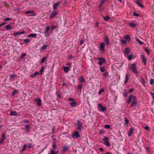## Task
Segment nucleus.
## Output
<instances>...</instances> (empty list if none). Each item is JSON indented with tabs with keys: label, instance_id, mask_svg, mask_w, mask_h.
Masks as SVG:
<instances>
[{
	"label": "nucleus",
	"instance_id": "nucleus-24",
	"mask_svg": "<svg viewBox=\"0 0 154 154\" xmlns=\"http://www.w3.org/2000/svg\"><path fill=\"white\" fill-rule=\"evenodd\" d=\"M10 115L11 116H18V114L16 111H11Z\"/></svg>",
	"mask_w": 154,
	"mask_h": 154
},
{
	"label": "nucleus",
	"instance_id": "nucleus-50",
	"mask_svg": "<svg viewBox=\"0 0 154 154\" xmlns=\"http://www.w3.org/2000/svg\"><path fill=\"white\" fill-rule=\"evenodd\" d=\"M133 15L135 17H139L140 16V14L136 13L135 11L133 12Z\"/></svg>",
	"mask_w": 154,
	"mask_h": 154
},
{
	"label": "nucleus",
	"instance_id": "nucleus-31",
	"mask_svg": "<svg viewBox=\"0 0 154 154\" xmlns=\"http://www.w3.org/2000/svg\"><path fill=\"white\" fill-rule=\"evenodd\" d=\"M130 52V49L128 48H126L125 49V53L127 54H129Z\"/></svg>",
	"mask_w": 154,
	"mask_h": 154
},
{
	"label": "nucleus",
	"instance_id": "nucleus-23",
	"mask_svg": "<svg viewBox=\"0 0 154 154\" xmlns=\"http://www.w3.org/2000/svg\"><path fill=\"white\" fill-rule=\"evenodd\" d=\"M25 33V31H23L21 32H17L13 34L14 35L15 37H17L18 35L20 34H23Z\"/></svg>",
	"mask_w": 154,
	"mask_h": 154
},
{
	"label": "nucleus",
	"instance_id": "nucleus-64",
	"mask_svg": "<svg viewBox=\"0 0 154 154\" xmlns=\"http://www.w3.org/2000/svg\"><path fill=\"white\" fill-rule=\"evenodd\" d=\"M55 127H53L52 128V133L54 134L55 133L54 131L55 130Z\"/></svg>",
	"mask_w": 154,
	"mask_h": 154
},
{
	"label": "nucleus",
	"instance_id": "nucleus-34",
	"mask_svg": "<svg viewBox=\"0 0 154 154\" xmlns=\"http://www.w3.org/2000/svg\"><path fill=\"white\" fill-rule=\"evenodd\" d=\"M12 28V27L10 24H8L5 26V29L7 30H10Z\"/></svg>",
	"mask_w": 154,
	"mask_h": 154
},
{
	"label": "nucleus",
	"instance_id": "nucleus-52",
	"mask_svg": "<svg viewBox=\"0 0 154 154\" xmlns=\"http://www.w3.org/2000/svg\"><path fill=\"white\" fill-rule=\"evenodd\" d=\"M125 123L126 125L128 124L129 123V120L127 119H125Z\"/></svg>",
	"mask_w": 154,
	"mask_h": 154
},
{
	"label": "nucleus",
	"instance_id": "nucleus-35",
	"mask_svg": "<svg viewBox=\"0 0 154 154\" xmlns=\"http://www.w3.org/2000/svg\"><path fill=\"white\" fill-rule=\"evenodd\" d=\"M57 25H52L51 27L50 30L51 32H52V31L56 29L57 27Z\"/></svg>",
	"mask_w": 154,
	"mask_h": 154
},
{
	"label": "nucleus",
	"instance_id": "nucleus-40",
	"mask_svg": "<svg viewBox=\"0 0 154 154\" xmlns=\"http://www.w3.org/2000/svg\"><path fill=\"white\" fill-rule=\"evenodd\" d=\"M136 41L140 45H142L143 44V43L142 41H141L138 38H136Z\"/></svg>",
	"mask_w": 154,
	"mask_h": 154
},
{
	"label": "nucleus",
	"instance_id": "nucleus-44",
	"mask_svg": "<svg viewBox=\"0 0 154 154\" xmlns=\"http://www.w3.org/2000/svg\"><path fill=\"white\" fill-rule=\"evenodd\" d=\"M56 143L55 141H54L53 144H52V147L53 149H55L56 147Z\"/></svg>",
	"mask_w": 154,
	"mask_h": 154
},
{
	"label": "nucleus",
	"instance_id": "nucleus-14",
	"mask_svg": "<svg viewBox=\"0 0 154 154\" xmlns=\"http://www.w3.org/2000/svg\"><path fill=\"white\" fill-rule=\"evenodd\" d=\"M60 4L61 2L60 1H58L56 3H54L53 5V8L54 9H56Z\"/></svg>",
	"mask_w": 154,
	"mask_h": 154
},
{
	"label": "nucleus",
	"instance_id": "nucleus-16",
	"mask_svg": "<svg viewBox=\"0 0 154 154\" xmlns=\"http://www.w3.org/2000/svg\"><path fill=\"white\" fill-rule=\"evenodd\" d=\"M5 139H6V136L4 134H3L2 135L1 139H0V144L2 143Z\"/></svg>",
	"mask_w": 154,
	"mask_h": 154
},
{
	"label": "nucleus",
	"instance_id": "nucleus-30",
	"mask_svg": "<svg viewBox=\"0 0 154 154\" xmlns=\"http://www.w3.org/2000/svg\"><path fill=\"white\" fill-rule=\"evenodd\" d=\"M140 82L142 84V85L145 86V84H146V83L145 82L144 79L143 78H140Z\"/></svg>",
	"mask_w": 154,
	"mask_h": 154
},
{
	"label": "nucleus",
	"instance_id": "nucleus-13",
	"mask_svg": "<svg viewBox=\"0 0 154 154\" xmlns=\"http://www.w3.org/2000/svg\"><path fill=\"white\" fill-rule=\"evenodd\" d=\"M133 133V128L132 127H131L128 133V137H130Z\"/></svg>",
	"mask_w": 154,
	"mask_h": 154
},
{
	"label": "nucleus",
	"instance_id": "nucleus-11",
	"mask_svg": "<svg viewBox=\"0 0 154 154\" xmlns=\"http://www.w3.org/2000/svg\"><path fill=\"white\" fill-rule=\"evenodd\" d=\"M34 12L33 11H29L25 12L26 14H29V16H35V14H34Z\"/></svg>",
	"mask_w": 154,
	"mask_h": 154
},
{
	"label": "nucleus",
	"instance_id": "nucleus-41",
	"mask_svg": "<svg viewBox=\"0 0 154 154\" xmlns=\"http://www.w3.org/2000/svg\"><path fill=\"white\" fill-rule=\"evenodd\" d=\"M128 93L127 91H125L123 93V95L124 97H127L128 96Z\"/></svg>",
	"mask_w": 154,
	"mask_h": 154
},
{
	"label": "nucleus",
	"instance_id": "nucleus-6",
	"mask_svg": "<svg viewBox=\"0 0 154 154\" xmlns=\"http://www.w3.org/2000/svg\"><path fill=\"white\" fill-rule=\"evenodd\" d=\"M80 136L79 133L77 131H75L72 135V137L74 139H76L80 137Z\"/></svg>",
	"mask_w": 154,
	"mask_h": 154
},
{
	"label": "nucleus",
	"instance_id": "nucleus-56",
	"mask_svg": "<svg viewBox=\"0 0 154 154\" xmlns=\"http://www.w3.org/2000/svg\"><path fill=\"white\" fill-rule=\"evenodd\" d=\"M104 91V89H102L99 91L98 93V94H100L102 92H103Z\"/></svg>",
	"mask_w": 154,
	"mask_h": 154
},
{
	"label": "nucleus",
	"instance_id": "nucleus-10",
	"mask_svg": "<svg viewBox=\"0 0 154 154\" xmlns=\"http://www.w3.org/2000/svg\"><path fill=\"white\" fill-rule=\"evenodd\" d=\"M99 64L100 65H102L105 61V59L102 57L99 58Z\"/></svg>",
	"mask_w": 154,
	"mask_h": 154
},
{
	"label": "nucleus",
	"instance_id": "nucleus-22",
	"mask_svg": "<svg viewBox=\"0 0 154 154\" xmlns=\"http://www.w3.org/2000/svg\"><path fill=\"white\" fill-rule=\"evenodd\" d=\"M141 0H137V1L136 2V3L138 5V6L141 7V8H143L144 7L143 5L141 4Z\"/></svg>",
	"mask_w": 154,
	"mask_h": 154
},
{
	"label": "nucleus",
	"instance_id": "nucleus-60",
	"mask_svg": "<svg viewBox=\"0 0 154 154\" xmlns=\"http://www.w3.org/2000/svg\"><path fill=\"white\" fill-rule=\"evenodd\" d=\"M45 68H41V69H40V75H42V73L43 71V70H44Z\"/></svg>",
	"mask_w": 154,
	"mask_h": 154
},
{
	"label": "nucleus",
	"instance_id": "nucleus-3",
	"mask_svg": "<svg viewBox=\"0 0 154 154\" xmlns=\"http://www.w3.org/2000/svg\"><path fill=\"white\" fill-rule=\"evenodd\" d=\"M104 141V144L107 147H109L110 146V143L108 141V138L106 137L102 139Z\"/></svg>",
	"mask_w": 154,
	"mask_h": 154
},
{
	"label": "nucleus",
	"instance_id": "nucleus-36",
	"mask_svg": "<svg viewBox=\"0 0 154 154\" xmlns=\"http://www.w3.org/2000/svg\"><path fill=\"white\" fill-rule=\"evenodd\" d=\"M133 72L134 73L137 74L138 73L136 68H131Z\"/></svg>",
	"mask_w": 154,
	"mask_h": 154
},
{
	"label": "nucleus",
	"instance_id": "nucleus-25",
	"mask_svg": "<svg viewBox=\"0 0 154 154\" xmlns=\"http://www.w3.org/2000/svg\"><path fill=\"white\" fill-rule=\"evenodd\" d=\"M105 42H106V44L107 45H109V39L108 37V36L107 35H106L105 36Z\"/></svg>",
	"mask_w": 154,
	"mask_h": 154
},
{
	"label": "nucleus",
	"instance_id": "nucleus-37",
	"mask_svg": "<svg viewBox=\"0 0 154 154\" xmlns=\"http://www.w3.org/2000/svg\"><path fill=\"white\" fill-rule=\"evenodd\" d=\"M133 58H134V56L133 55H130L128 56V59L129 60H131Z\"/></svg>",
	"mask_w": 154,
	"mask_h": 154
},
{
	"label": "nucleus",
	"instance_id": "nucleus-19",
	"mask_svg": "<svg viewBox=\"0 0 154 154\" xmlns=\"http://www.w3.org/2000/svg\"><path fill=\"white\" fill-rule=\"evenodd\" d=\"M141 57V58H142V60L143 62L144 63V64L146 65V61L147 60V59L145 57V56L143 54H142Z\"/></svg>",
	"mask_w": 154,
	"mask_h": 154
},
{
	"label": "nucleus",
	"instance_id": "nucleus-48",
	"mask_svg": "<svg viewBox=\"0 0 154 154\" xmlns=\"http://www.w3.org/2000/svg\"><path fill=\"white\" fill-rule=\"evenodd\" d=\"M23 40L25 43H28L30 42V40L28 39H24Z\"/></svg>",
	"mask_w": 154,
	"mask_h": 154
},
{
	"label": "nucleus",
	"instance_id": "nucleus-55",
	"mask_svg": "<svg viewBox=\"0 0 154 154\" xmlns=\"http://www.w3.org/2000/svg\"><path fill=\"white\" fill-rule=\"evenodd\" d=\"M104 127L107 129H109L110 127V125H106L104 126Z\"/></svg>",
	"mask_w": 154,
	"mask_h": 154
},
{
	"label": "nucleus",
	"instance_id": "nucleus-39",
	"mask_svg": "<svg viewBox=\"0 0 154 154\" xmlns=\"http://www.w3.org/2000/svg\"><path fill=\"white\" fill-rule=\"evenodd\" d=\"M48 46V45H44L41 47L40 49L42 50L46 49Z\"/></svg>",
	"mask_w": 154,
	"mask_h": 154
},
{
	"label": "nucleus",
	"instance_id": "nucleus-26",
	"mask_svg": "<svg viewBox=\"0 0 154 154\" xmlns=\"http://www.w3.org/2000/svg\"><path fill=\"white\" fill-rule=\"evenodd\" d=\"M124 38L128 41H131V38L129 35H125Z\"/></svg>",
	"mask_w": 154,
	"mask_h": 154
},
{
	"label": "nucleus",
	"instance_id": "nucleus-46",
	"mask_svg": "<svg viewBox=\"0 0 154 154\" xmlns=\"http://www.w3.org/2000/svg\"><path fill=\"white\" fill-rule=\"evenodd\" d=\"M149 84L150 85H153L154 84V79H151L149 81Z\"/></svg>",
	"mask_w": 154,
	"mask_h": 154
},
{
	"label": "nucleus",
	"instance_id": "nucleus-12",
	"mask_svg": "<svg viewBox=\"0 0 154 154\" xmlns=\"http://www.w3.org/2000/svg\"><path fill=\"white\" fill-rule=\"evenodd\" d=\"M130 75L129 73H126L125 74V80L124 82L125 84H126L128 80L130 78Z\"/></svg>",
	"mask_w": 154,
	"mask_h": 154
},
{
	"label": "nucleus",
	"instance_id": "nucleus-1",
	"mask_svg": "<svg viewBox=\"0 0 154 154\" xmlns=\"http://www.w3.org/2000/svg\"><path fill=\"white\" fill-rule=\"evenodd\" d=\"M133 100L130 106L131 108L135 106L137 104V101L136 99V97L135 96L130 95L128 97L126 102L128 104H129Z\"/></svg>",
	"mask_w": 154,
	"mask_h": 154
},
{
	"label": "nucleus",
	"instance_id": "nucleus-15",
	"mask_svg": "<svg viewBox=\"0 0 154 154\" xmlns=\"http://www.w3.org/2000/svg\"><path fill=\"white\" fill-rule=\"evenodd\" d=\"M79 82L81 83H84L85 80L84 79L83 77L82 76H81L79 77Z\"/></svg>",
	"mask_w": 154,
	"mask_h": 154
},
{
	"label": "nucleus",
	"instance_id": "nucleus-58",
	"mask_svg": "<svg viewBox=\"0 0 154 154\" xmlns=\"http://www.w3.org/2000/svg\"><path fill=\"white\" fill-rule=\"evenodd\" d=\"M100 70L101 72H105L106 71V69L105 68H100Z\"/></svg>",
	"mask_w": 154,
	"mask_h": 154
},
{
	"label": "nucleus",
	"instance_id": "nucleus-32",
	"mask_svg": "<svg viewBox=\"0 0 154 154\" xmlns=\"http://www.w3.org/2000/svg\"><path fill=\"white\" fill-rule=\"evenodd\" d=\"M83 86V85L80 84L79 85L78 87L76 88V89L77 90H79L81 91Z\"/></svg>",
	"mask_w": 154,
	"mask_h": 154
},
{
	"label": "nucleus",
	"instance_id": "nucleus-29",
	"mask_svg": "<svg viewBox=\"0 0 154 154\" xmlns=\"http://www.w3.org/2000/svg\"><path fill=\"white\" fill-rule=\"evenodd\" d=\"M129 26L133 28H135L137 27V25L136 24L134 23H130L129 24Z\"/></svg>",
	"mask_w": 154,
	"mask_h": 154
},
{
	"label": "nucleus",
	"instance_id": "nucleus-51",
	"mask_svg": "<svg viewBox=\"0 0 154 154\" xmlns=\"http://www.w3.org/2000/svg\"><path fill=\"white\" fill-rule=\"evenodd\" d=\"M50 154H56V153L55 151H54L52 149H51L50 150Z\"/></svg>",
	"mask_w": 154,
	"mask_h": 154
},
{
	"label": "nucleus",
	"instance_id": "nucleus-18",
	"mask_svg": "<svg viewBox=\"0 0 154 154\" xmlns=\"http://www.w3.org/2000/svg\"><path fill=\"white\" fill-rule=\"evenodd\" d=\"M17 77V75L15 74L11 75L10 76L9 80L11 81H13L14 80L15 78H16Z\"/></svg>",
	"mask_w": 154,
	"mask_h": 154
},
{
	"label": "nucleus",
	"instance_id": "nucleus-33",
	"mask_svg": "<svg viewBox=\"0 0 154 154\" xmlns=\"http://www.w3.org/2000/svg\"><path fill=\"white\" fill-rule=\"evenodd\" d=\"M27 145L24 144L23 146V148L20 150V151L21 152H23L24 151H25L27 147Z\"/></svg>",
	"mask_w": 154,
	"mask_h": 154
},
{
	"label": "nucleus",
	"instance_id": "nucleus-62",
	"mask_svg": "<svg viewBox=\"0 0 154 154\" xmlns=\"http://www.w3.org/2000/svg\"><path fill=\"white\" fill-rule=\"evenodd\" d=\"M23 122L24 123H29V121L27 120L24 119L23 120Z\"/></svg>",
	"mask_w": 154,
	"mask_h": 154
},
{
	"label": "nucleus",
	"instance_id": "nucleus-7",
	"mask_svg": "<svg viewBox=\"0 0 154 154\" xmlns=\"http://www.w3.org/2000/svg\"><path fill=\"white\" fill-rule=\"evenodd\" d=\"M34 101L36 102L37 104L39 106H40L42 105V102L40 98L39 97L35 99Z\"/></svg>",
	"mask_w": 154,
	"mask_h": 154
},
{
	"label": "nucleus",
	"instance_id": "nucleus-63",
	"mask_svg": "<svg viewBox=\"0 0 154 154\" xmlns=\"http://www.w3.org/2000/svg\"><path fill=\"white\" fill-rule=\"evenodd\" d=\"M46 57H44L43 58H42L41 60V63H43L44 61H45V58H46Z\"/></svg>",
	"mask_w": 154,
	"mask_h": 154
},
{
	"label": "nucleus",
	"instance_id": "nucleus-54",
	"mask_svg": "<svg viewBox=\"0 0 154 154\" xmlns=\"http://www.w3.org/2000/svg\"><path fill=\"white\" fill-rule=\"evenodd\" d=\"M145 50L147 52V54H149V52L150 51L149 50L147 49L146 48H145Z\"/></svg>",
	"mask_w": 154,
	"mask_h": 154
},
{
	"label": "nucleus",
	"instance_id": "nucleus-61",
	"mask_svg": "<svg viewBox=\"0 0 154 154\" xmlns=\"http://www.w3.org/2000/svg\"><path fill=\"white\" fill-rule=\"evenodd\" d=\"M134 91V89L133 88H131V89H129V90H128V92L129 93H131L133 91Z\"/></svg>",
	"mask_w": 154,
	"mask_h": 154
},
{
	"label": "nucleus",
	"instance_id": "nucleus-53",
	"mask_svg": "<svg viewBox=\"0 0 154 154\" xmlns=\"http://www.w3.org/2000/svg\"><path fill=\"white\" fill-rule=\"evenodd\" d=\"M67 57L68 58V59H72L74 58V57L73 56H72V55H68L67 56Z\"/></svg>",
	"mask_w": 154,
	"mask_h": 154
},
{
	"label": "nucleus",
	"instance_id": "nucleus-2",
	"mask_svg": "<svg viewBox=\"0 0 154 154\" xmlns=\"http://www.w3.org/2000/svg\"><path fill=\"white\" fill-rule=\"evenodd\" d=\"M75 125L77 126L78 130L81 131L83 128L82 123L79 120H77V123L75 124Z\"/></svg>",
	"mask_w": 154,
	"mask_h": 154
},
{
	"label": "nucleus",
	"instance_id": "nucleus-27",
	"mask_svg": "<svg viewBox=\"0 0 154 154\" xmlns=\"http://www.w3.org/2000/svg\"><path fill=\"white\" fill-rule=\"evenodd\" d=\"M37 35L35 33H33V34H30L29 35H28L27 37L28 38L30 37H33L34 38H37Z\"/></svg>",
	"mask_w": 154,
	"mask_h": 154
},
{
	"label": "nucleus",
	"instance_id": "nucleus-45",
	"mask_svg": "<svg viewBox=\"0 0 154 154\" xmlns=\"http://www.w3.org/2000/svg\"><path fill=\"white\" fill-rule=\"evenodd\" d=\"M26 54L24 53L22 54V55L20 56V58L21 59H22L24 58V57L26 56Z\"/></svg>",
	"mask_w": 154,
	"mask_h": 154
},
{
	"label": "nucleus",
	"instance_id": "nucleus-59",
	"mask_svg": "<svg viewBox=\"0 0 154 154\" xmlns=\"http://www.w3.org/2000/svg\"><path fill=\"white\" fill-rule=\"evenodd\" d=\"M11 19H12L11 18H4V20L5 21H8L10 20H11Z\"/></svg>",
	"mask_w": 154,
	"mask_h": 154
},
{
	"label": "nucleus",
	"instance_id": "nucleus-9",
	"mask_svg": "<svg viewBox=\"0 0 154 154\" xmlns=\"http://www.w3.org/2000/svg\"><path fill=\"white\" fill-rule=\"evenodd\" d=\"M77 103V102L75 101H74L73 102H69V104L72 107H76Z\"/></svg>",
	"mask_w": 154,
	"mask_h": 154
},
{
	"label": "nucleus",
	"instance_id": "nucleus-8",
	"mask_svg": "<svg viewBox=\"0 0 154 154\" xmlns=\"http://www.w3.org/2000/svg\"><path fill=\"white\" fill-rule=\"evenodd\" d=\"M100 51L104 52H105V44L103 42H102L100 45Z\"/></svg>",
	"mask_w": 154,
	"mask_h": 154
},
{
	"label": "nucleus",
	"instance_id": "nucleus-43",
	"mask_svg": "<svg viewBox=\"0 0 154 154\" xmlns=\"http://www.w3.org/2000/svg\"><path fill=\"white\" fill-rule=\"evenodd\" d=\"M63 69L64 71L65 72H67L68 71L70 70V68H63Z\"/></svg>",
	"mask_w": 154,
	"mask_h": 154
},
{
	"label": "nucleus",
	"instance_id": "nucleus-21",
	"mask_svg": "<svg viewBox=\"0 0 154 154\" xmlns=\"http://www.w3.org/2000/svg\"><path fill=\"white\" fill-rule=\"evenodd\" d=\"M63 149L62 151L63 152H65L68 151L69 149V147L68 146H64L62 147Z\"/></svg>",
	"mask_w": 154,
	"mask_h": 154
},
{
	"label": "nucleus",
	"instance_id": "nucleus-42",
	"mask_svg": "<svg viewBox=\"0 0 154 154\" xmlns=\"http://www.w3.org/2000/svg\"><path fill=\"white\" fill-rule=\"evenodd\" d=\"M103 77L105 78L109 76V74L107 72H106L105 73H103Z\"/></svg>",
	"mask_w": 154,
	"mask_h": 154
},
{
	"label": "nucleus",
	"instance_id": "nucleus-49",
	"mask_svg": "<svg viewBox=\"0 0 154 154\" xmlns=\"http://www.w3.org/2000/svg\"><path fill=\"white\" fill-rule=\"evenodd\" d=\"M145 149L147 151L148 153H149L150 152V149L148 147L146 146L145 148Z\"/></svg>",
	"mask_w": 154,
	"mask_h": 154
},
{
	"label": "nucleus",
	"instance_id": "nucleus-38",
	"mask_svg": "<svg viewBox=\"0 0 154 154\" xmlns=\"http://www.w3.org/2000/svg\"><path fill=\"white\" fill-rule=\"evenodd\" d=\"M103 18L105 21H108V20L110 19V17L108 16H107L103 17Z\"/></svg>",
	"mask_w": 154,
	"mask_h": 154
},
{
	"label": "nucleus",
	"instance_id": "nucleus-5",
	"mask_svg": "<svg viewBox=\"0 0 154 154\" xmlns=\"http://www.w3.org/2000/svg\"><path fill=\"white\" fill-rule=\"evenodd\" d=\"M50 27L49 26H46V27L44 31L45 35L46 36H47L49 34V32L50 30Z\"/></svg>",
	"mask_w": 154,
	"mask_h": 154
},
{
	"label": "nucleus",
	"instance_id": "nucleus-28",
	"mask_svg": "<svg viewBox=\"0 0 154 154\" xmlns=\"http://www.w3.org/2000/svg\"><path fill=\"white\" fill-rule=\"evenodd\" d=\"M25 127L24 128H25L26 131V132H28L29 129L30 125H29L27 124V125H25Z\"/></svg>",
	"mask_w": 154,
	"mask_h": 154
},
{
	"label": "nucleus",
	"instance_id": "nucleus-4",
	"mask_svg": "<svg viewBox=\"0 0 154 154\" xmlns=\"http://www.w3.org/2000/svg\"><path fill=\"white\" fill-rule=\"evenodd\" d=\"M57 14L58 12L56 11H53L50 14L49 18L51 19H53Z\"/></svg>",
	"mask_w": 154,
	"mask_h": 154
},
{
	"label": "nucleus",
	"instance_id": "nucleus-20",
	"mask_svg": "<svg viewBox=\"0 0 154 154\" xmlns=\"http://www.w3.org/2000/svg\"><path fill=\"white\" fill-rule=\"evenodd\" d=\"M98 106H100L101 110L103 112L105 111L106 109V107L102 106V105L100 103L98 104Z\"/></svg>",
	"mask_w": 154,
	"mask_h": 154
},
{
	"label": "nucleus",
	"instance_id": "nucleus-47",
	"mask_svg": "<svg viewBox=\"0 0 154 154\" xmlns=\"http://www.w3.org/2000/svg\"><path fill=\"white\" fill-rule=\"evenodd\" d=\"M18 92V91H17L16 90H15L14 91H13V92H12V94H11V95L12 96H14Z\"/></svg>",
	"mask_w": 154,
	"mask_h": 154
},
{
	"label": "nucleus",
	"instance_id": "nucleus-57",
	"mask_svg": "<svg viewBox=\"0 0 154 154\" xmlns=\"http://www.w3.org/2000/svg\"><path fill=\"white\" fill-rule=\"evenodd\" d=\"M121 41V43L122 44H126L127 43V41L126 40H122Z\"/></svg>",
	"mask_w": 154,
	"mask_h": 154
},
{
	"label": "nucleus",
	"instance_id": "nucleus-17",
	"mask_svg": "<svg viewBox=\"0 0 154 154\" xmlns=\"http://www.w3.org/2000/svg\"><path fill=\"white\" fill-rule=\"evenodd\" d=\"M39 74V72H36L30 75L31 77L32 78H35L37 75Z\"/></svg>",
	"mask_w": 154,
	"mask_h": 154
}]
</instances>
